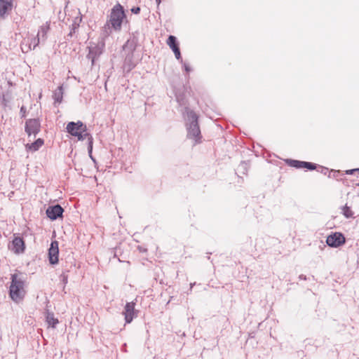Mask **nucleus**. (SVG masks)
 <instances>
[{
	"label": "nucleus",
	"instance_id": "39",
	"mask_svg": "<svg viewBox=\"0 0 359 359\" xmlns=\"http://www.w3.org/2000/svg\"><path fill=\"white\" fill-rule=\"evenodd\" d=\"M90 158H91V160H92L94 163H95V162H96V161H95V158H94L93 156H90Z\"/></svg>",
	"mask_w": 359,
	"mask_h": 359
},
{
	"label": "nucleus",
	"instance_id": "14",
	"mask_svg": "<svg viewBox=\"0 0 359 359\" xmlns=\"http://www.w3.org/2000/svg\"><path fill=\"white\" fill-rule=\"evenodd\" d=\"M43 144L44 140L41 138H38L32 143H27L25 144V149L27 151L35 152L38 151Z\"/></svg>",
	"mask_w": 359,
	"mask_h": 359
},
{
	"label": "nucleus",
	"instance_id": "36",
	"mask_svg": "<svg viewBox=\"0 0 359 359\" xmlns=\"http://www.w3.org/2000/svg\"><path fill=\"white\" fill-rule=\"evenodd\" d=\"M299 280H306L307 279L306 276L304 274H301L298 277Z\"/></svg>",
	"mask_w": 359,
	"mask_h": 359
},
{
	"label": "nucleus",
	"instance_id": "35",
	"mask_svg": "<svg viewBox=\"0 0 359 359\" xmlns=\"http://www.w3.org/2000/svg\"><path fill=\"white\" fill-rule=\"evenodd\" d=\"M321 168V172H323L324 175H326L327 172H330L328 169L327 168L320 167Z\"/></svg>",
	"mask_w": 359,
	"mask_h": 359
},
{
	"label": "nucleus",
	"instance_id": "5",
	"mask_svg": "<svg viewBox=\"0 0 359 359\" xmlns=\"http://www.w3.org/2000/svg\"><path fill=\"white\" fill-rule=\"evenodd\" d=\"M66 130L69 135H90L86 133V125L81 121L69 122L67 125Z\"/></svg>",
	"mask_w": 359,
	"mask_h": 359
},
{
	"label": "nucleus",
	"instance_id": "33",
	"mask_svg": "<svg viewBox=\"0 0 359 359\" xmlns=\"http://www.w3.org/2000/svg\"><path fill=\"white\" fill-rule=\"evenodd\" d=\"M355 172H359V168H353V169L346 170L345 171V174L346 175H353Z\"/></svg>",
	"mask_w": 359,
	"mask_h": 359
},
{
	"label": "nucleus",
	"instance_id": "15",
	"mask_svg": "<svg viewBox=\"0 0 359 359\" xmlns=\"http://www.w3.org/2000/svg\"><path fill=\"white\" fill-rule=\"evenodd\" d=\"M167 45L173 51L180 50V43L174 35H169L166 40Z\"/></svg>",
	"mask_w": 359,
	"mask_h": 359
},
{
	"label": "nucleus",
	"instance_id": "18",
	"mask_svg": "<svg viewBox=\"0 0 359 359\" xmlns=\"http://www.w3.org/2000/svg\"><path fill=\"white\" fill-rule=\"evenodd\" d=\"M46 321L48 326L53 328H55L59 323L57 318H55L54 314L50 312H47L46 316Z\"/></svg>",
	"mask_w": 359,
	"mask_h": 359
},
{
	"label": "nucleus",
	"instance_id": "4",
	"mask_svg": "<svg viewBox=\"0 0 359 359\" xmlns=\"http://www.w3.org/2000/svg\"><path fill=\"white\" fill-rule=\"evenodd\" d=\"M104 48V42L92 43L88 47V53L87 58L91 61V65H95V60L102 54Z\"/></svg>",
	"mask_w": 359,
	"mask_h": 359
},
{
	"label": "nucleus",
	"instance_id": "29",
	"mask_svg": "<svg viewBox=\"0 0 359 359\" xmlns=\"http://www.w3.org/2000/svg\"><path fill=\"white\" fill-rule=\"evenodd\" d=\"M60 280L65 285L68 282V276L66 272H62L60 276Z\"/></svg>",
	"mask_w": 359,
	"mask_h": 359
},
{
	"label": "nucleus",
	"instance_id": "38",
	"mask_svg": "<svg viewBox=\"0 0 359 359\" xmlns=\"http://www.w3.org/2000/svg\"><path fill=\"white\" fill-rule=\"evenodd\" d=\"M26 111V108L24 106H22L20 108V113L25 114Z\"/></svg>",
	"mask_w": 359,
	"mask_h": 359
},
{
	"label": "nucleus",
	"instance_id": "20",
	"mask_svg": "<svg viewBox=\"0 0 359 359\" xmlns=\"http://www.w3.org/2000/svg\"><path fill=\"white\" fill-rule=\"evenodd\" d=\"M285 161L286 164L289 166L294 167L297 169L302 168V161L287 158V159H285Z\"/></svg>",
	"mask_w": 359,
	"mask_h": 359
},
{
	"label": "nucleus",
	"instance_id": "8",
	"mask_svg": "<svg viewBox=\"0 0 359 359\" xmlns=\"http://www.w3.org/2000/svg\"><path fill=\"white\" fill-rule=\"evenodd\" d=\"M41 123L39 118H30L25 122V132L27 135H37L40 132Z\"/></svg>",
	"mask_w": 359,
	"mask_h": 359
},
{
	"label": "nucleus",
	"instance_id": "7",
	"mask_svg": "<svg viewBox=\"0 0 359 359\" xmlns=\"http://www.w3.org/2000/svg\"><path fill=\"white\" fill-rule=\"evenodd\" d=\"M8 248L13 251L15 254L19 255L23 253L25 250V243L22 238L13 235V239L11 241V245H8Z\"/></svg>",
	"mask_w": 359,
	"mask_h": 359
},
{
	"label": "nucleus",
	"instance_id": "42",
	"mask_svg": "<svg viewBox=\"0 0 359 359\" xmlns=\"http://www.w3.org/2000/svg\"><path fill=\"white\" fill-rule=\"evenodd\" d=\"M195 285V283H191L190 284V286H191V289L194 287V285Z\"/></svg>",
	"mask_w": 359,
	"mask_h": 359
},
{
	"label": "nucleus",
	"instance_id": "6",
	"mask_svg": "<svg viewBox=\"0 0 359 359\" xmlns=\"http://www.w3.org/2000/svg\"><path fill=\"white\" fill-rule=\"evenodd\" d=\"M346 243V238L341 232H334L326 238V243L331 248H339Z\"/></svg>",
	"mask_w": 359,
	"mask_h": 359
},
{
	"label": "nucleus",
	"instance_id": "34",
	"mask_svg": "<svg viewBox=\"0 0 359 359\" xmlns=\"http://www.w3.org/2000/svg\"><path fill=\"white\" fill-rule=\"evenodd\" d=\"M132 13L133 14H139L140 12V8L139 6H133L131 9H130Z\"/></svg>",
	"mask_w": 359,
	"mask_h": 359
},
{
	"label": "nucleus",
	"instance_id": "11",
	"mask_svg": "<svg viewBox=\"0 0 359 359\" xmlns=\"http://www.w3.org/2000/svg\"><path fill=\"white\" fill-rule=\"evenodd\" d=\"M135 303L133 302H127L124 311L123 312L124 317H125V321L126 323H130L133 321V318L136 316L135 311Z\"/></svg>",
	"mask_w": 359,
	"mask_h": 359
},
{
	"label": "nucleus",
	"instance_id": "19",
	"mask_svg": "<svg viewBox=\"0 0 359 359\" xmlns=\"http://www.w3.org/2000/svg\"><path fill=\"white\" fill-rule=\"evenodd\" d=\"M133 56V54L127 53L125 57L124 65L128 66L129 70H131L135 66V64L132 62Z\"/></svg>",
	"mask_w": 359,
	"mask_h": 359
},
{
	"label": "nucleus",
	"instance_id": "27",
	"mask_svg": "<svg viewBox=\"0 0 359 359\" xmlns=\"http://www.w3.org/2000/svg\"><path fill=\"white\" fill-rule=\"evenodd\" d=\"M88 153L89 155V157L93 156V136H88Z\"/></svg>",
	"mask_w": 359,
	"mask_h": 359
},
{
	"label": "nucleus",
	"instance_id": "23",
	"mask_svg": "<svg viewBox=\"0 0 359 359\" xmlns=\"http://www.w3.org/2000/svg\"><path fill=\"white\" fill-rule=\"evenodd\" d=\"M192 146L200 144L202 142L203 136H187Z\"/></svg>",
	"mask_w": 359,
	"mask_h": 359
},
{
	"label": "nucleus",
	"instance_id": "28",
	"mask_svg": "<svg viewBox=\"0 0 359 359\" xmlns=\"http://www.w3.org/2000/svg\"><path fill=\"white\" fill-rule=\"evenodd\" d=\"M247 163L243 161L240 163V165L238 167V171L240 172H242L243 174H245L247 171Z\"/></svg>",
	"mask_w": 359,
	"mask_h": 359
},
{
	"label": "nucleus",
	"instance_id": "16",
	"mask_svg": "<svg viewBox=\"0 0 359 359\" xmlns=\"http://www.w3.org/2000/svg\"><path fill=\"white\" fill-rule=\"evenodd\" d=\"M50 29V23L46 22L45 24L42 25L39 27L38 34L36 36H39L42 41H46V34Z\"/></svg>",
	"mask_w": 359,
	"mask_h": 359
},
{
	"label": "nucleus",
	"instance_id": "25",
	"mask_svg": "<svg viewBox=\"0 0 359 359\" xmlns=\"http://www.w3.org/2000/svg\"><path fill=\"white\" fill-rule=\"evenodd\" d=\"M81 21V18H76L71 25L72 33H75L76 30L79 27V23Z\"/></svg>",
	"mask_w": 359,
	"mask_h": 359
},
{
	"label": "nucleus",
	"instance_id": "32",
	"mask_svg": "<svg viewBox=\"0 0 359 359\" xmlns=\"http://www.w3.org/2000/svg\"><path fill=\"white\" fill-rule=\"evenodd\" d=\"M182 65H183V69H184V70L187 74H189V72H191V70H192V69H191V67L189 66V65L188 63L184 62L183 61V63H182Z\"/></svg>",
	"mask_w": 359,
	"mask_h": 359
},
{
	"label": "nucleus",
	"instance_id": "9",
	"mask_svg": "<svg viewBox=\"0 0 359 359\" xmlns=\"http://www.w3.org/2000/svg\"><path fill=\"white\" fill-rule=\"evenodd\" d=\"M63 212L64 209L59 204L50 205L46 210L47 217L53 221L62 217Z\"/></svg>",
	"mask_w": 359,
	"mask_h": 359
},
{
	"label": "nucleus",
	"instance_id": "1",
	"mask_svg": "<svg viewBox=\"0 0 359 359\" xmlns=\"http://www.w3.org/2000/svg\"><path fill=\"white\" fill-rule=\"evenodd\" d=\"M126 19V14L123 6L117 3L111 9L109 19L107 20L111 25L115 32H120L124 20Z\"/></svg>",
	"mask_w": 359,
	"mask_h": 359
},
{
	"label": "nucleus",
	"instance_id": "13",
	"mask_svg": "<svg viewBox=\"0 0 359 359\" xmlns=\"http://www.w3.org/2000/svg\"><path fill=\"white\" fill-rule=\"evenodd\" d=\"M137 39L135 36H133V38L127 40V41L123 46V49L125 52L133 54L137 48Z\"/></svg>",
	"mask_w": 359,
	"mask_h": 359
},
{
	"label": "nucleus",
	"instance_id": "31",
	"mask_svg": "<svg viewBox=\"0 0 359 359\" xmlns=\"http://www.w3.org/2000/svg\"><path fill=\"white\" fill-rule=\"evenodd\" d=\"M40 40L41 39L39 36H36L32 39V43H33L34 45L33 49H34L39 45V43H40Z\"/></svg>",
	"mask_w": 359,
	"mask_h": 359
},
{
	"label": "nucleus",
	"instance_id": "12",
	"mask_svg": "<svg viewBox=\"0 0 359 359\" xmlns=\"http://www.w3.org/2000/svg\"><path fill=\"white\" fill-rule=\"evenodd\" d=\"M13 7V1H0V18L4 19Z\"/></svg>",
	"mask_w": 359,
	"mask_h": 359
},
{
	"label": "nucleus",
	"instance_id": "10",
	"mask_svg": "<svg viewBox=\"0 0 359 359\" xmlns=\"http://www.w3.org/2000/svg\"><path fill=\"white\" fill-rule=\"evenodd\" d=\"M58 242L55 241H52L48 250V259L50 264H56L58 263Z\"/></svg>",
	"mask_w": 359,
	"mask_h": 359
},
{
	"label": "nucleus",
	"instance_id": "2",
	"mask_svg": "<svg viewBox=\"0 0 359 359\" xmlns=\"http://www.w3.org/2000/svg\"><path fill=\"white\" fill-rule=\"evenodd\" d=\"M24 286V280L20 278H18L17 274H13L11 276V283L9 287V296L13 302L19 303L24 299L25 295Z\"/></svg>",
	"mask_w": 359,
	"mask_h": 359
},
{
	"label": "nucleus",
	"instance_id": "22",
	"mask_svg": "<svg viewBox=\"0 0 359 359\" xmlns=\"http://www.w3.org/2000/svg\"><path fill=\"white\" fill-rule=\"evenodd\" d=\"M342 213H343L344 216L347 219L351 218L353 217V211L351 210V208L348 207L347 205H346L345 206L343 207Z\"/></svg>",
	"mask_w": 359,
	"mask_h": 359
},
{
	"label": "nucleus",
	"instance_id": "3",
	"mask_svg": "<svg viewBox=\"0 0 359 359\" xmlns=\"http://www.w3.org/2000/svg\"><path fill=\"white\" fill-rule=\"evenodd\" d=\"M186 126L187 135H201L198 125V116L192 110L187 111Z\"/></svg>",
	"mask_w": 359,
	"mask_h": 359
},
{
	"label": "nucleus",
	"instance_id": "24",
	"mask_svg": "<svg viewBox=\"0 0 359 359\" xmlns=\"http://www.w3.org/2000/svg\"><path fill=\"white\" fill-rule=\"evenodd\" d=\"M317 165L316 163L307 161H302V168H306L309 170H313L316 169Z\"/></svg>",
	"mask_w": 359,
	"mask_h": 359
},
{
	"label": "nucleus",
	"instance_id": "26",
	"mask_svg": "<svg viewBox=\"0 0 359 359\" xmlns=\"http://www.w3.org/2000/svg\"><path fill=\"white\" fill-rule=\"evenodd\" d=\"M342 175H344V174H342L340 172V170H332L331 171H330L329 177H332L337 180H339V177Z\"/></svg>",
	"mask_w": 359,
	"mask_h": 359
},
{
	"label": "nucleus",
	"instance_id": "30",
	"mask_svg": "<svg viewBox=\"0 0 359 359\" xmlns=\"http://www.w3.org/2000/svg\"><path fill=\"white\" fill-rule=\"evenodd\" d=\"M174 54H175V58L180 61V63H183V59H182V55H181V51H180V50H175L173 51Z\"/></svg>",
	"mask_w": 359,
	"mask_h": 359
},
{
	"label": "nucleus",
	"instance_id": "17",
	"mask_svg": "<svg viewBox=\"0 0 359 359\" xmlns=\"http://www.w3.org/2000/svg\"><path fill=\"white\" fill-rule=\"evenodd\" d=\"M63 86H59L57 89L53 92V98L55 104H60L63 99Z\"/></svg>",
	"mask_w": 359,
	"mask_h": 359
},
{
	"label": "nucleus",
	"instance_id": "37",
	"mask_svg": "<svg viewBox=\"0 0 359 359\" xmlns=\"http://www.w3.org/2000/svg\"><path fill=\"white\" fill-rule=\"evenodd\" d=\"M78 137V140L79 141H83L85 140V138L87 137V136H76Z\"/></svg>",
	"mask_w": 359,
	"mask_h": 359
},
{
	"label": "nucleus",
	"instance_id": "40",
	"mask_svg": "<svg viewBox=\"0 0 359 359\" xmlns=\"http://www.w3.org/2000/svg\"><path fill=\"white\" fill-rule=\"evenodd\" d=\"M156 2L158 5H159L161 2V0H156Z\"/></svg>",
	"mask_w": 359,
	"mask_h": 359
},
{
	"label": "nucleus",
	"instance_id": "41",
	"mask_svg": "<svg viewBox=\"0 0 359 359\" xmlns=\"http://www.w3.org/2000/svg\"><path fill=\"white\" fill-rule=\"evenodd\" d=\"M74 33H72V31L70 30V32L68 34V36H72Z\"/></svg>",
	"mask_w": 359,
	"mask_h": 359
},
{
	"label": "nucleus",
	"instance_id": "21",
	"mask_svg": "<svg viewBox=\"0 0 359 359\" xmlns=\"http://www.w3.org/2000/svg\"><path fill=\"white\" fill-rule=\"evenodd\" d=\"M111 29H113L111 28V25L109 22H107V21L106 24L104 25V26L102 28V37L107 38L109 36H110V34H111Z\"/></svg>",
	"mask_w": 359,
	"mask_h": 359
}]
</instances>
